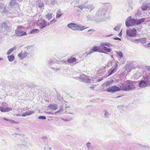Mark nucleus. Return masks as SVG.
Here are the masks:
<instances>
[{"mask_svg":"<svg viewBox=\"0 0 150 150\" xmlns=\"http://www.w3.org/2000/svg\"><path fill=\"white\" fill-rule=\"evenodd\" d=\"M145 19V18H144L139 19H132L131 16H129L126 20L125 25L127 27H133L135 25L140 24L144 21Z\"/></svg>","mask_w":150,"mask_h":150,"instance_id":"1","label":"nucleus"},{"mask_svg":"<svg viewBox=\"0 0 150 150\" xmlns=\"http://www.w3.org/2000/svg\"><path fill=\"white\" fill-rule=\"evenodd\" d=\"M105 46H107L109 47H114V45L108 42L101 43L100 46V52L105 53L104 51L108 52H110L111 49L107 48Z\"/></svg>","mask_w":150,"mask_h":150,"instance_id":"2","label":"nucleus"},{"mask_svg":"<svg viewBox=\"0 0 150 150\" xmlns=\"http://www.w3.org/2000/svg\"><path fill=\"white\" fill-rule=\"evenodd\" d=\"M67 27L73 30L82 31L87 28H84V26H81L78 24L74 23L68 24Z\"/></svg>","mask_w":150,"mask_h":150,"instance_id":"3","label":"nucleus"},{"mask_svg":"<svg viewBox=\"0 0 150 150\" xmlns=\"http://www.w3.org/2000/svg\"><path fill=\"white\" fill-rule=\"evenodd\" d=\"M121 90L125 91L131 90L134 88V86L131 83L125 84L122 86H120Z\"/></svg>","mask_w":150,"mask_h":150,"instance_id":"4","label":"nucleus"},{"mask_svg":"<svg viewBox=\"0 0 150 150\" xmlns=\"http://www.w3.org/2000/svg\"><path fill=\"white\" fill-rule=\"evenodd\" d=\"M139 85L141 87H144L150 86V80H143L139 83Z\"/></svg>","mask_w":150,"mask_h":150,"instance_id":"5","label":"nucleus"},{"mask_svg":"<svg viewBox=\"0 0 150 150\" xmlns=\"http://www.w3.org/2000/svg\"><path fill=\"white\" fill-rule=\"evenodd\" d=\"M121 89L120 87H119L115 86H113L108 88L107 91L108 92L114 93L115 92L120 91Z\"/></svg>","mask_w":150,"mask_h":150,"instance_id":"6","label":"nucleus"},{"mask_svg":"<svg viewBox=\"0 0 150 150\" xmlns=\"http://www.w3.org/2000/svg\"><path fill=\"white\" fill-rule=\"evenodd\" d=\"M137 32L136 29L133 28L132 30H127L126 34L129 37H134L136 35Z\"/></svg>","mask_w":150,"mask_h":150,"instance_id":"7","label":"nucleus"},{"mask_svg":"<svg viewBox=\"0 0 150 150\" xmlns=\"http://www.w3.org/2000/svg\"><path fill=\"white\" fill-rule=\"evenodd\" d=\"M9 10L8 9L6 6L2 3H0V12L1 13H7Z\"/></svg>","mask_w":150,"mask_h":150,"instance_id":"8","label":"nucleus"},{"mask_svg":"<svg viewBox=\"0 0 150 150\" xmlns=\"http://www.w3.org/2000/svg\"><path fill=\"white\" fill-rule=\"evenodd\" d=\"M47 25V24L44 20L39 22V23H38V25L40 29H43Z\"/></svg>","mask_w":150,"mask_h":150,"instance_id":"9","label":"nucleus"},{"mask_svg":"<svg viewBox=\"0 0 150 150\" xmlns=\"http://www.w3.org/2000/svg\"><path fill=\"white\" fill-rule=\"evenodd\" d=\"M79 79L82 81L86 83H88L90 81V79L89 78H88L87 76L84 75H82L81 76L79 77Z\"/></svg>","mask_w":150,"mask_h":150,"instance_id":"10","label":"nucleus"},{"mask_svg":"<svg viewBox=\"0 0 150 150\" xmlns=\"http://www.w3.org/2000/svg\"><path fill=\"white\" fill-rule=\"evenodd\" d=\"M15 33L16 35L18 36H21L27 35L26 32L21 31V30H16L15 31Z\"/></svg>","mask_w":150,"mask_h":150,"instance_id":"11","label":"nucleus"},{"mask_svg":"<svg viewBox=\"0 0 150 150\" xmlns=\"http://www.w3.org/2000/svg\"><path fill=\"white\" fill-rule=\"evenodd\" d=\"M106 13L105 10L103 8L99 9L96 12V14L97 15H100L104 16L105 15Z\"/></svg>","mask_w":150,"mask_h":150,"instance_id":"12","label":"nucleus"},{"mask_svg":"<svg viewBox=\"0 0 150 150\" xmlns=\"http://www.w3.org/2000/svg\"><path fill=\"white\" fill-rule=\"evenodd\" d=\"M22 52H23V51H22L21 52L19 53L18 55V56L20 57L21 59H23L25 58L28 54V53L25 51H24L23 53Z\"/></svg>","mask_w":150,"mask_h":150,"instance_id":"13","label":"nucleus"},{"mask_svg":"<svg viewBox=\"0 0 150 150\" xmlns=\"http://www.w3.org/2000/svg\"><path fill=\"white\" fill-rule=\"evenodd\" d=\"M88 1H87L86 2L84 3L81 5H79L77 6H76V7L79 8L81 10H82L84 8H87L88 5L87 4L88 3Z\"/></svg>","mask_w":150,"mask_h":150,"instance_id":"14","label":"nucleus"},{"mask_svg":"<svg viewBox=\"0 0 150 150\" xmlns=\"http://www.w3.org/2000/svg\"><path fill=\"white\" fill-rule=\"evenodd\" d=\"M141 9L143 11H146L147 10H150V9H149V4L148 5L146 4H143L141 6Z\"/></svg>","mask_w":150,"mask_h":150,"instance_id":"15","label":"nucleus"},{"mask_svg":"<svg viewBox=\"0 0 150 150\" xmlns=\"http://www.w3.org/2000/svg\"><path fill=\"white\" fill-rule=\"evenodd\" d=\"M35 113V111H28L23 113L22 115V117H25L27 116L30 115L34 113Z\"/></svg>","mask_w":150,"mask_h":150,"instance_id":"16","label":"nucleus"},{"mask_svg":"<svg viewBox=\"0 0 150 150\" xmlns=\"http://www.w3.org/2000/svg\"><path fill=\"white\" fill-rule=\"evenodd\" d=\"M0 110L1 112H8L10 110H12V108L1 107L0 108Z\"/></svg>","mask_w":150,"mask_h":150,"instance_id":"17","label":"nucleus"},{"mask_svg":"<svg viewBox=\"0 0 150 150\" xmlns=\"http://www.w3.org/2000/svg\"><path fill=\"white\" fill-rule=\"evenodd\" d=\"M17 0H12L9 4V5L11 6H13L17 4L16 1Z\"/></svg>","mask_w":150,"mask_h":150,"instance_id":"18","label":"nucleus"},{"mask_svg":"<svg viewBox=\"0 0 150 150\" xmlns=\"http://www.w3.org/2000/svg\"><path fill=\"white\" fill-rule=\"evenodd\" d=\"M86 146L89 150H92L93 148V146L91 145V143L90 142H88L86 144Z\"/></svg>","mask_w":150,"mask_h":150,"instance_id":"19","label":"nucleus"},{"mask_svg":"<svg viewBox=\"0 0 150 150\" xmlns=\"http://www.w3.org/2000/svg\"><path fill=\"white\" fill-rule=\"evenodd\" d=\"M93 52H95L97 51L98 50H99L100 52V48L99 47H98L96 46H94L91 50Z\"/></svg>","mask_w":150,"mask_h":150,"instance_id":"20","label":"nucleus"},{"mask_svg":"<svg viewBox=\"0 0 150 150\" xmlns=\"http://www.w3.org/2000/svg\"><path fill=\"white\" fill-rule=\"evenodd\" d=\"M40 31L37 29H33L30 31V34H35L38 33Z\"/></svg>","mask_w":150,"mask_h":150,"instance_id":"21","label":"nucleus"},{"mask_svg":"<svg viewBox=\"0 0 150 150\" xmlns=\"http://www.w3.org/2000/svg\"><path fill=\"white\" fill-rule=\"evenodd\" d=\"M7 58L9 62H12L14 60L15 57L13 55H12L8 56Z\"/></svg>","mask_w":150,"mask_h":150,"instance_id":"22","label":"nucleus"},{"mask_svg":"<svg viewBox=\"0 0 150 150\" xmlns=\"http://www.w3.org/2000/svg\"><path fill=\"white\" fill-rule=\"evenodd\" d=\"M49 108H51L53 110H55L57 108V105L56 104L54 105H50L49 106Z\"/></svg>","mask_w":150,"mask_h":150,"instance_id":"23","label":"nucleus"},{"mask_svg":"<svg viewBox=\"0 0 150 150\" xmlns=\"http://www.w3.org/2000/svg\"><path fill=\"white\" fill-rule=\"evenodd\" d=\"M94 6L93 4H88L87 9H90V11H91L94 8Z\"/></svg>","mask_w":150,"mask_h":150,"instance_id":"24","label":"nucleus"},{"mask_svg":"<svg viewBox=\"0 0 150 150\" xmlns=\"http://www.w3.org/2000/svg\"><path fill=\"white\" fill-rule=\"evenodd\" d=\"M76 60V58L75 57L70 58L67 60V62L68 63H72Z\"/></svg>","mask_w":150,"mask_h":150,"instance_id":"25","label":"nucleus"},{"mask_svg":"<svg viewBox=\"0 0 150 150\" xmlns=\"http://www.w3.org/2000/svg\"><path fill=\"white\" fill-rule=\"evenodd\" d=\"M113 80H110L105 83V84L107 86H108L111 85L112 83L113 82Z\"/></svg>","mask_w":150,"mask_h":150,"instance_id":"26","label":"nucleus"},{"mask_svg":"<svg viewBox=\"0 0 150 150\" xmlns=\"http://www.w3.org/2000/svg\"><path fill=\"white\" fill-rule=\"evenodd\" d=\"M16 49L15 47H14L13 48L10 49L7 52V55L10 54L13 50H15Z\"/></svg>","mask_w":150,"mask_h":150,"instance_id":"27","label":"nucleus"},{"mask_svg":"<svg viewBox=\"0 0 150 150\" xmlns=\"http://www.w3.org/2000/svg\"><path fill=\"white\" fill-rule=\"evenodd\" d=\"M104 112H105L104 117L105 118H108L109 115L108 112L106 110H105Z\"/></svg>","mask_w":150,"mask_h":150,"instance_id":"28","label":"nucleus"},{"mask_svg":"<svg viewBox=\"0 0 150 150\" xmlns=\"http://www.w3.org/2000/svg\"><path fill=\"white\" fill-rule=\"evenodd\" d=\"M121 27L120 25H118L116 26L114 29V30L116 31H119Z\"/></svg>","mask_w":150,"mask_h":150,"instance_id":"29","label":"nucleus"},{"mask_svg":"<svg viewBox=\"0 0 150 150\" xmlns=\"http://www.w3.org/2000/svg\"><path fill=\"white\" fill-rule=\"evenodd\" d=\"M52 14L48 13L46 16V17L49 20L52 17Z\"/></svg>","mask_w":150,"mask_h":150,"instance_id":"30","label":"nucleus"},{"mask_svg":"<svg viewBox=\"0 0 150 150\" xmlns=\"http://www.w3.org/2000/svg\"><path fill=\"white\" fill-rule=\"evenodd\" d=\"M140 42L143 43H145L146 42V38H140Z\"/></svg>","mask_w":150,"mask_h":150,"instance_id":"31","label":"nucleus"},{"mask_svg":"<svg viewBox=\"0 0 150 150\" xmlns=\"http://www.w3.org/2000/svg\"><path fill=\"white\" fill-rule=\"evenodd\" d=\"M57 20L55 19L54 18L53 19H52L50 21V23H49L48 25H49L50 24H52L54 23Z\"/></svg>","mask_w":150,"mask_h":150,"instance_id":"32","label":"nucleus"},{"mask_svg":"<svg viewBox=\"0 0 150 150\" xmlns=\"http://www.w3.org/2000/svg\"><path fill=\"white\" fill-rule=\"evenodd\" d=\"M132 2L129 3H128V6H129V10H132Z\"/></svg>","mask_w":150,"mask_h":150,"instance_id":"33","label":"nucleus"},{"mask_svg":"<svg viewBox=\"0 0 150 150\" xmlns=\"http://www.w3.org/2000/svg\"><path fill=\"white\" fill-rule=\"evenodd\" d=\"M139 146H140L141 147H143L145 149H150V147L147 145H144L143 146L141 144H139Z\"/></svg>","mask_w":150,"mask_h":150,"instance_id":"34","label":"nucleus"},{"mask_svg":"<svg viewBox=\"0 0 150 150\" xmlns=\"http://www.w3.org/2000/svg\"><path fill=\"white\" fill-rule=\"evenodd\" d=\"M9 122L11 124L14 123L15 124H18V122L15 121L14 120H10Z\"/></svg>","mask_w":150,"mask_h":150,"instance_id":"35","label":"nucleus"},{"mask_svg":"<svg viewBox=\"0 0 150 150\" xmlns=\"http://www.w3.org/2000/svg\"><path fill=\"white\" fill-rule=\"evenodd\" d=\"M115 73V72L114 70H110L109 71V74L108 76H109L112 75V74Z\"/></svg>","mask_w":150,"mask_h":150,"instance_id":"36","label":"nucleus"},{"mask_svg":"<svg viewBox=\"0 0 150 150\" xmlns=\"http://www.w3.org/2000/svg\"><path fill=\"white\" fill-rule=\"evenodd\" d=\"M46 117L45 116H40L38 117V119L42 120H46Z\"/></svg>","mask_w":150,"mask_h":150,"instance_id":"37","label":"nucleus"},{"mask_svg":"<svg viewBox=\"0 0 150 150\" xmlns=\"http://www.w3.org/2000/svg\"><path fill=\"white\" fill-rule=\"evenodd\" d=\"M117 55H118L120 57H123V54L122 52H117Z\"/></svg>","mask_w":150,"mask_h":150,"instance_id":"38","label":"nucleus"},{"mask_svg":"<svg viewBox=\"0 0 150 150\" xmlns=\"http://www.w3.org/2000/svg\"><path fill=\"white\" fill-rule=\"evenodd\" d=\"M62 15H63V13H57V14L56 15V17L57 18H59L62 16Z\"/></svg>","mask_w":150,"mask_h":150,"instance_id":"39","label":"nucleus"},{"mask_svg":"<svg viewBox=\"0 0 150 150\" xmlns=\"http://www.w3.org/2000/svg\"><path fill=\"white\" fill-rule=\"evenodd\" d=\"M145 47L148 49H150V42L148 43Z\"/></svg>","mask_w":150,"mask_h":150,"instance_id":"40","label":"nucleus"},{"mask_svg":"<svg viewBox=\"0 0 150 150\" xmlns=\"http://www.w3.org/2000/svg\"><path fill=\"white\" fill-rule=\"evenodd\" d=\"M53 63V61L52 59H50L49 61L48 64L49 65H51Z\"/></svg>","mask_w":150,"mask_h":150,"instance_id":"41","label":"nucleus"},{"mask_svg":"<svg viewBox=\"0 0 150 150\" xmlns=\"http://www.w3.org/2000/svg\"><path fill=\"white\" fill-rule=\"evenodd\" d=\"M44 6V4L42 3H41L40 4V5H39L38 7L39 8H42Z\"/></svg>","mask_w":150,"mask_h":150,"instance_id":"42","label":"nucleus"},{"mask_svg":"<svg viewBox=\"0 0 150 150\" xmlns=\"http://www.w3.org/2000/svg\"><path fill=\"white\" fill-rule=\"evenodd\" d=\"M88 55V52H86L83 54V55L85 56V57H87Z\"/></svg>","mask_w":150,"mask_h":150,"instance_id":"43","label":"nucleus"},{"mask_svg":"<svg viewBox=\"0 0 150 150\" xmlns=\"http://www.w3.org/2000/svg\"><path fill=\"white\" fill-rule=\"evenodd\" d=\"M140 39H135V40H134V41H133V42H136V41H139L140 42Z\"/></svg>","mask_w":150,"mask_h":150,"instance_id":"44","label":"nucleus"},{"mask_svg":"<svg viewBox=\"0 0 150 150\" xmlns=\"http://www.w3.org/2000/svg\"><path fill=\"white\" fill-rule=\"evenodd\" d=\"M93 52L92 50H90L89 52H88V55L91 54Z\"/></svg>","mask_w":150,"mask_h":150,"instance_id":"45","label":"nucleus"},{"mask_svg":"<svg viewBox=\"0 0 150 150\" xmlns=\"http://www.w3.org/2000/svg\"><path fill=\"white\" fill-rule=\"evenodd\" d=\"M22 28V27L21 26H18L17 27V29L16 30H20V29Z\"/></svg>","mask_w":150,"mask_h":150,"instance_id":"46","label":"nucleus"},{"mask_svg":"<svg viewBox=\"0 0 150 150\" xmlns=\"http://www.w3.org/2000/svg\"><path fill=\"white\" fill-rule=\"evenodd\" d=\"M114 39L115 40H121V39L120 38H118V37L114 38Z\"/></svg>","mask_w":150,"mask_h":150,"instance_id":"47","label":"nucleus"},{"mask_svg":"<svg viewBox=\"0 0 150 150\" xmlns=\"http://www.w3.org/2000/svg\"><path fill=\"white\" fill-rule=\"evenodd\" d=\"M93 31H94V30L93 29H90V30H88L87 32L88 33H89V32L91 33V32H92Z\"/></svg>","mask_w":150,"mask_h":150,"instance_id":"48","label":"nucleus"},{"mask_svg":"<svg viewBox=\"0 0 150 150\" xmlns=\"http://www.w3.org/2000/svg\"><path fill=\"white\" fill-rule=\"evenodd\" d=\"M62 111V109H59V110H58L57 111L55 112V114H56V113H58V112H60Z\"/></svg>","mask_w":150,"mask_h":150,"instance_id":"49","label":"nucleus"},{"mask_svg":"<svg viewBox=\"0 0 150 150\" xmlns=\"http://www.w3.org/2000/svg\"><path fill=\"white\" fill-rule=\"evenodd\" d=\"M54 70L56 71H58V70L60 69H59V68H54L53 69Z\"/></svg>","mask_w":150,"mask_h":150,"instance_id":"50","label":"nucleus"},{"mask_svg":"<svg viewBox=\"0 0 150 150\" xmlns=\"http://www.w3.org/2000/svg\"><path fill=\"white\" fill-rule=\"evenodd\" d=\"M3 119L4 120H6V121H8L9 122V120H10L9 119H7L6 118H3Z\"/></svg>","mask_w":150,"mask_h":150,"instance_id":"51","label":"nucleus"},{"mask_svg":"<svg viewBox=\"0 0 150 150\" xmlns=\"http://www.w3.org/2000/svg\"><path fill=\"white\" fill-rule=\"evenodd\" d=\"M47 114H54V113L53 112H50V111H48V112H47Z\"/></svg>","mask_w":150,"mask_h":150,"instance_id":"52","label":"nucleus"},{"mask_svg":"<svg viewBox=\"0 0 150 150\" xmlns=\"http://www.w3.org/2000/svg\"><path fill=\"white\" fill-rule=\"evenodd\" d=\"M112 70H114L115 72L116 71V68H115V67L113 68Z\"/></svg>","mask_w":150,"mask_h":150,"instance_id":"53","label":"nucleus"},{"mask_svg":"<svg viewBox=\"0 0 150 150\" xmlns=\"http://www.w3.org/2000/svg\"><path fill=\"white\" fill-rule=\"evenodd\" d=\"M122 35V30L120 32V33L119 34H118V35L119 36H121Z\"/></svg>","mask_w":150,"mask_h":150,"instance_id":"54","label":"nucleus"},{"mask_svg":"<svg viewBox=\"0 0 150 150\" xmlns=\"http://www.w3.org/2000/svg\"><path fill=\"white\" fill-rule=\"evenodd\" d=\"M102 79H98L97 80V81L98 82H99V81H101L102 80Z\"/></svg>","mask_w":150,"mask_h":150,"instance_id":"55","label":"nucleus"},{"mask_svg":"<svg viewBox=\"0 0 150 150\" xmlns=\"http://www.w3.org/2000/svg\"><path fill=\"white\" fill-rule=\"evenodd\" d=\"M147 70H148V71H150V66H149V67L147 68Z\"/></svg>","mask_w":150,"mask_h":150,"instance_id":"56","label":"nucleus"},{"mask_svg":"<svg viewBox=\"0 0 150 150\" xmlns=\"http://www.w3.org/2000/svg\"><path fill=\"white\" fill-rule=\"evenodd\" d=\"M90 88L91 89H93L94 88V87L93 86H91L90 87Z\"/></svg>","mask_w":150,"mask_h":150,"instance_id":"57","label":"nucleus"},{"mask_svg":"<svg viewBox=\"0 0 150 150\" xmlns=\"http://www.w3.org/2000/svg\"><path fill=\"white\" fill-rule=\"evenodd\" d=\"M52 2H53V4L54 3H55V2H56V1L55 0H53L52 1Z\"/></svg>","mask_w":150,"mask_h":150,"instance_id":"58","label":"nucleus"},{"mask_svg":"<svg viewBox=\"0 0 150 150\" xmlns=\"http://www.w3.org/2000/svg\"><path fill=\"white\" fill-rule=\"evenodd\" d=\"M117 64L116 63L115 64V68H116V67H117Z\"/></svg>","mask_w":150,"mask_h":150,"instance_id":"59","label":"nucleus"},{"mask_svg":"<svg viewBox=\"0 0 150 150\" xmlns=\"http://www.w3.org/2000/svg\"><path fill=\"white\" fill-rule=\"evenodd\" d=\"M49 150H52V148L51 147H49L48 148Z\"/></svg>","mask_w":150,"mask_h":150,"instance_id":"60","label":"nucleus"},{"mask_svg":"<svg viewBox=\"0 0 150 150\" xmlns=\"http://www.w3.org/2000/svg\"><path fill=\"white\" fill-rule=\"evenodd\" d=\"M126 68H128L129 67V66L128 65L126 66Z\"/></svg>","mask_w":150,"mask_h":150,"instance_id":"61","label":"nucleus"},{"mask_svg":"<svg viewBox=\"0 0 150 150\" xmlns=\"http://www.w3.org/2000/svg\"><path fill=\"white\" fill-rule=\"evenodd\" d=\"M62 120H64V121H67V119H62Z\"/></svg>","mask_w":150,"mask_h":150,"instance_id":"62","label":"nucleus"},{"mask_svg":"<svg viewBox=\"0 0 150 150\" xmlns=\"http://www.w3.org/2000/svg\"><path fill=\"white\" fill-rule=\"evenodd\" d=\"M69 107V106H67V105H66V107H65V108H68Z\"/></svg>","mask_w":150,"mask_h":150,"instance_id":"63","label":"nucleus"},{"mask_svg":"<svg viewBox=\"0 0 150 150\" xmlns=\"http://www.w3.org/2000/svg\"><path fill=\"white\" fill-rule=\"evenodd\" d=\"M3 59V58L1 57H0V60H2Z\"/></svg>","mask_w":150,"mask_h":150,"instance_id":"64","label":"nucleus"}]
</instances>
